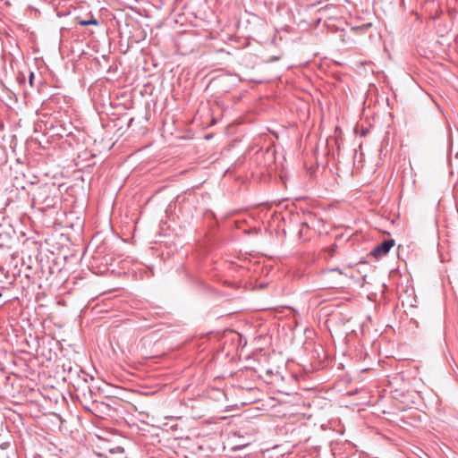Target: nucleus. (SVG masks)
Masks as SVG:
<instances>
[{
	"instance_id": "nucleus-1",
	"label": "nucleus",
	"mask_w": 458,
	"mask_h": 458,
	"mask_svg": "<svg viewBox=\"0 0 458 458\" xmlns=\"http://www.w3.org/2000/svg\"><path fill=\"white\" fill-rule=\"evenodd\" d=\"M394 245V241L393 239L386 240L373 249L371 255L376 259H379L386 255Z\"/></svg>"
},
{
	"instance_id": "nucleus-2",
	"label": "nucleus",
	"mask_w": 458,
	"mask_h": 458,
	"mask_svg": "<svg viewBox=\"0 0 458 458\" xmlns=\"http://www.w3.org/2000/svg\"><path fill=\"white\" fill-rule=\"evenodd\" d=\"M80 26L85 27L89 25H98V21L96 18H91L89 20H81L78 21Z\"/></svg>"
},
{
	"instance_id": "nucleus-3",
	"label": "nucleus",
	"mask_w": 458,
	"mask_h": 458,
	"mask_svg": "<svg viewBox=\"0 0 458 458\" xmlns=\"http://www.w3.org/2000/svg\"><path fill=\"white\" fill-rule=\"evenodd\" d=\"M337 248H338L337 244L334 243L327 249V251L328 252V256L330 258H332L335 255Z\"/></svg>"
},
{
	"instance_id": "nucleus-4",
	"label": "nucleus",
	"mask_w": 458,
	"mask_h": 458,
	"mask_svg": "<svg viewBox=\"0 0 458 458\" xmlns=\"http://www.w3.org/2000/svg\"><path fill=\"white\" fill-rule=\"evenodd\" d=\"M310 225L314 227V219L310 221V225L307 222L302 224V227H306L307 229H309Z\"/></svg>"
},
{
	"instance_id": "nucleus-5",
	"label": "nucleus",
	"mask_w": 458,
	"mask_h": 458,
	"mask_svg": "<svg viewBox=\"0 0 458 458\" xmlns=\"http://www.w3.org/2000/svg\"><path fill=\"white\" fill-rule=\"evenodd\" d=\"M33 79H34V73L32 72H30L29 76V82L30 86H33Z\"/></svg>"
},
{
	"instance_id": "nucleus-6",
	"label": "nucleus",
	"mask_w": 458,
	"mask_h": 458,
	"mask_svg": "<svg viewBox=\"0 0 458 458\" xmlns=\"http://www.w3.org/2000/svg\"><path fill=\"white\" fill-rule=\"evenodd\" d=\"M331 271H337L338 273L343 274L342 270L339 267L333 268L331 269Z\"/></svg>"
},
{
	"instance_id": "nucleus-7",
	"label": "nucleus",
	"mask_w": 458,
	"mask_h": 458,
	"mask_svg": "<svg viewBox=\"0 0 458 458\" xmlns=\"http://www.w3.org/2000/svg\"><path fill=\"white\" fill-rule=\"evenodd\" d=\"M267 374L270 376V375H272L273 373H272V371H271L270 369H268V370H267Z\"/></svg>"
},
{
	"instance_id": "nucleus-8",
	"label": "nucleus",
	"mask_w": 458,
	"mask_h": 458,
	"mask_svg": "<svg viewBox=\"0 0 458 458\" xmlns=\"http://www.w3.org/2000/svg\"><path fill=\"white\" fill-rule=\"evenodd\" d=\"M299 233H300V235H301V236L302 235V233H303V228H301V229L300 230Z\"/></svg>"
},
{
	"instance_id": "nucleus-9",
	"label": "nucleus",
	"mask_w": 458,
	"mask_h": 458,
	"mask_svg": "<svg viewBox=\"0 0 458 458\" xmlns=\"http://www.w3.org/2000/svg\"><path fill=\"white\" fill-rule=\"evenodd\" d=\"M2 297V293L0 292V298Z\"/></svg>"
}]
</instances>
